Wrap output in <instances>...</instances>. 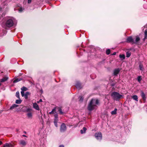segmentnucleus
Listing matches in <instances>:
<instances>
[{
	"mask_svg": "<svg viewBox=\"0 0 147 147\" xmlns=\"http://www.w3.org/2000/svg\"><path fill=\"white\" fill-rule=\"evenodd\" d=\"M14 19L12 17H9L6 18L1 24L2 27L7 29L12 27L14 25Z\"/></svg>",
	"mask_w": 147,
	"mask_h": 147,
	"instance_id": "nucleus-1",
	"label": "nucleus"
},
{
	"mask_svg": "<svg viewBox=\"0 0 147 147\" xmlns=\"http://www.w3.org/2000/svg\"><path fill=\"white\" fill-rule=\"evenodd\" d=\"M99 102L97 99H92L88 105V110L91 111L93 110L99 104Z\"/></svg>",
	"mask_w": 147,
	"mask_h": 147,
	"instance_id": "nucleus-2",
	"label": "nucleus"
},
{
	"mask_svg": "<svg viewBox=\"0 0 147 147\" xmlns=\"http://www.w3.org/2000/svg\"><path fill=\"white\" fill-rule=\"evenodd\" d=\"M111 96L114 100L117 101L121 98L122 95L117 92H114L111 94Z\"/></svg>",
	"mask_w": 147,
	"mask_h": 147,
	"instance_id": "nucleus-3",
	"label": "nucleus"
},
{
	"mask_svg": "<svg viewBox=\"0 0 147 147\" xmlns=\"http://www.w3.org/2000/svg\"><path fill=\"white\" fill-rule=\"evenodd\" d=\"M96 138L98 140L100 141L102 139V135L100 132H96L95 134Z\"/></svg>",
	"mask_w": 147,
	"mask_h": 147,
	"instance_id": "nucleus-4",
	"label": "nucleus"
},
{
	"mask_svg": "<svg viewBox=\"0 0 147 147\" xmlns=\"http://www.w3.org/2000/svg\"><path fill=\"white\" fill-rule=\"evenodd\" d=\"M66 129L67 128L65 125L64 123H62L60 127V131L61 132H64Z\"/></svg>",
	"mask_w": 147,
	"mask_h": 147,
	"instance_id": "nucleus-5",
	"label": "nucleus"
},
{
	"mask_svg": "<svg viewBox=\"0 0 147 147\" xmlns=\"http://www.w3.org/2000/svg\"><path fill=\"white\" fill-rule=\"evenodd\" d=\"M134 39L131 36H129L126 39V42L128 43H131L133 44Z\"/></svg>",
	"mask_w": 147,
	"mask_h": 147,
	"instance_id": "nucleus-6",
	"label": "nucleus"
},
{
	"mask_svg": "<svg viewBox=\"0 0 147 147\" xmlns=\"http://www.w3.org/2000/svg\"><path fill=\"white\" fill-rule=\"evenodd\" d=\"M121 70V69L119 68H117L115 69L113 71L114 75L116 76L117 75Z\"/></svg>",
	"mask_w": 147,
	"mask_h": 147,
	"instance_id": "nucleus-7",
	"label": "nucleus"
},
{
	"mask_svg": "<svg viewBox=\"0 0 147 147\" xmlns=\"http://www.w3.org/2000/svg\"><path fill=\"white\" fill-rule=\"evenodd\" d=\"M144 28H147V24L144 26ZM144 34V37L143 39V41H144L146 39H147V29H146L145 30Z\"/></svg>",
	"mask_w": 147,
	"mask_h": 147,
	"instance_id": "nucleus-8",
	"label": "nucleus"
},
{
	"mask_svg": "<svg viewBox=\"0 0 147 147\" xmlns=\"http://www.w3.org/2000/svg\"><path fill=\"white\" fill-rule=\"evenodd\" d=\"M75 86L76 88L79 89H80L82 88L81 84L79 82H76Z\"/></svg>",
	"mask_w": 147,
	"mask_h": 147,
	"instance_id": "nucleus-9",
	"label": "nucleus"
},
{
	"mask_svg": "<svg viewBox=\"0 0 147 147\" xmlns=\"http://www.w3.org/2000/svg\"><path fill=\"white\" fill-rule=\"evenodd\" d=\"M140 39L138 36H136L135 40L134 39L133 44H137L138 42L140 40Z\"/></svg>",
	"mask_w": 147,
	"mask_h": 147,
	"instance_id": "nucleus-10",
	"label": "nucleus"
},
{
	"mask_svg": "<svg viewBox=\"0 0 147 147\" xmlns=\"http://www.w3.org/2000/svg\"><path fill=\"white\" fill-rule=\"evenodd\" d=\"M33 106L34 108L37 110H39V109L38 105L36 103H34L33 104Z\"/></svg>",
	"mask_w": 147,
	"mask_h": 147,
	"instance_id": "nucleus-11",
	"label": "nucleus"
},
{
	"mask_svg": "<svg viewBox=\"0 0 147 147\" xmlns=\"http://www.w3.org/2000/svg\"><path fill=\"white\" fill-rule=\"evenodd\" d=\"M141 96L142 99L144 100H146V95L143 91L141 92Z\"/></svg>",
	"mask_w": 147,
	"mask_h": 147,
	"instance_id": "nucleus-12",
	"label": "nucleus"
},
{
	"mask_svg": "<svg viewBox=\"0 0 147 147\" xmlns=\"http://www.w3.org/2000/svg\"><path fill=\"white\" fill-rule=\"evenodd\" d=\"M54 123H57L58 121V115L57 114H55L54 115Z\"/></svg>",
	"mask_w": 147,
	"mask_h": 147,
	"instance_id": "nucleus-13",
	"label": "nucleus"
},
{
	"mask_svg": "<svg viewBox=\"0 0 147 147\" xmlns=\"http://www.w3.org/2000/svg\"><path fill=\"white\" fill-rule=\"evenodd\" d=\"M8 79V78L7 77L3 78L1 79H0V82H3L5 81H6Z\"/></svg>",
	"mask_w": 147,
	"mask_h": 147,
	"instance_id": "nucleus-14",
	"label": "nucleus"
},
{
	"mask_svg": "<svg viewBox=\"0 0 147 147\" xmlns=\"http://www.w3.org/2000/svg\"><path fill=\"white\" fill-rule=\"evenodd\" d=\"M2 8L0 7V22L3 19L4 16V15H3V14L1 15H1L2 13V12H1Z\"/></svg>",
	"mask_w": 147,
	"mask_h": 147,
	"instance_id": "nucleus-15",
	"label": "nucleus"
},
{
	"mask_svg": "<svg viewBox=\"0 0 147 147\" xmlns=\"http://www.w3.org/2000/svg\"><path fill=\"white\" fill-rule=\"evenodd\" d=\"M19 144L24 146H25L26 144V142L23 140H21L20 141Z\"/></svg>",
	"mask_w": 147,
	"mask_h": 147,
	"instance_id": "nucleus-16",
	"label": "nucleus"
},
{
	"mask_svg": "<svg viewBox=\"0 0 147 147\" xmlns=\"http://www.w3.org/2000/svg\"><path fill=\"white\" fill-rule=\"evenodd\" d=\"M27 116L28 119H32V113L31 112H29L27 114Z\"/></svg>",
	"mask_w": 147,
	"mask_h": 147,
	"instance_id": "nucleus-17",
	"label": "nucleus"
},
{
	"mask_svg": "<svg viewBox=\"0 0 147 147\" xmlns=\"http://www.w3.org/2000/svg\"><path fill=\"white\" fill-rule=\"evenodd\" d=\"M86 128L85 127H84L83 128V129H81L80 130V133L82 134H84L86 133Z\"/></svg>",
	"mask_w": 147,
	"mask_h": 147,
	"instance_id": "nucleus-18",
	"label": "nucleus"
},
{
	"mask_svg": "<svg viewBox=\"0 0 147 147\" xmlns=\"http://www.w3.org/2000/svg\"><path fill=\"white\" fill-rule=\"evenodd\" d=\"M18 106V105L16 104H14L12 105L10 107L9 109L13 110L15 108H16Z\"/></svg>",
	"mask_w": 147,
	"mask_h": 147,
	"instance_id": "nucleus-19",
	"label": "nucleus"
},
{
	"mask_svg": "<svg viewBox=\"0 0 147 147\" xmlns=\"http://www.w3.org/2000/svg\"><path fill=\"white\" fill-rule=\"evenodd\" d=\"M13 146L10 144L6 143L3 145V147H12Z\"/></svg>",
	"mask_w": 147,
	"mask_h": 147,
	"instance_id": "nucleus-20",
	"label": "nucleus"
},
{
	"mask_svg": "<svg viewBox=\"0 0 147 147\" xmlns=\"http://www.w3.org/2000/svg\"><path fill=\"white\" fill-rule=\"evenodd\" d=\"M30 94V93L29 92H26L24 96L25 99H27L28 98V96Z\"/></svg>",
	"mask_w": 147,
	"mask_h": 147,
	"instance_id": "nucleus-21",
	"label": "nucleus"
},
{
	"mask_svg": "<svg viewBox=\"0 0 147 147\" xmlns=\"http://www.w3.org/2000/svg\"><path fill=\"white\" fill-rule=\"evenodd\" d=\"M132 98L134 100L138 101V96L136 95H134L132 96Z\"/></svg>",
	"mask_w": 147,
	"mask_h": 147,
	"instance_id": "nucleus-22",
	"label": "nucleus"
},
{
	"mask_svg": "<svg viewBox=\"0 0 147 147\" xmlns=\"http://www.w3.org/2000/svg\"><path fill=\"white\" fill-rule=\"evenodd\" d=\"M22 80V78H20V79L17 78V79H16L15 80L13 81V82L14 83H16V82H18L20 81L21 80Z\"/></svg>",
	"mask_w": 147,
	"mask_h": 147,
	"instance_id": "nucleus-23",
	"label": "nucleus"
},
{
	"mask_svg": "<svg viewBox=\"0 0 147 147\" xmlns=\"http://www.w3.org/2000/svg\"><path fill=\"white\" fill-rule=\"evenodd\" d=\"M119 57L120 58H121L122 60L124 59L125 58V55L123 54L120 55H119Z\"/></svg>",
	"mask_w": 147,
	"mask_h": 147,
	"instance_id": "nucleus-24",
	"label": "nucleus"
},
{
	"mask_svg": "<svg viewBox=\"0 0 147 147\" xmlns=\"http://www.w3.org/2000/svg\"><path fill=\"white\" fill-rule=\"evenodd\" d=\"M22 100L20 99H19L16 100V103L17 104H19L21 103Z\"/></svg>",
	"mask_w": 147,
	"mask_h": 147,
	"instance_id": "nucleus-25",
	"label": "nucleus"
},
{
	"mask_svg": "<svg viewBox=\"0 0 147 147\" xmlns=\"http://www.w3.org/2000/svg\"><path fill=\"white\" fill-rule=\"evenodd\" d=\"M139 67L140 70L143 71L144 70L143 66L142 64H140L139 65Z\"/></svg>",
	"mask_w": 147,
	"mask_h": 147,
	"instance_id": "nucleus-26",
	"label": "nucleus"
},
{
	"mask_svg": "<svg viewBox=\"0 0 147 147\" xmlns=\"http://www.w3.org/2000/svg\"><path fill=\"white\" fill-rule=\"evenodd\" d=\"M117 109H115L114 111L111 112V114L112 115H115L117 113Z\"/></svg>",
	"mask_w": 147,
	"mask_h": 147,
	"instance_id": "nucleus-27",
	"label": "nucleus"
},
{
	"mask_svg": "<svg viewBox=\"0 0 147 147\" xmlns=\"http://www.w3.org/2000/svg\"><path fill=\"white\" fill-rule=\"evenodd\" d=\"M8 1H4L2 3V5H7V4L8 1H10L11 0H8Z\"/></svg>",
	"mask_w": 147,
	"mask_h": 147,
	"instance_id": "nucleus-28",
	"label": "nucleus"
},
{
	"mask_svg": "<svg viewBox=\"0 0 147 147\" xmlns=\"http://www.w3.org/2000/svg\"><path fill=\"white\" fill-rule=\"evenodd\" d=\"M16 97L18 99H20V94L19 92L18 91H17L16 93Z\"/></svg>",
	"mask_w": 147,
	"mask_h": 147,
	"instance_id": "nucleus-29",
	"label": "nucleus"
},
{
	"mask_svg": "<svg viewBox=\"0 0 147 147\" xmlns=\"http://www.w3.org/2000/svg\"><path fill=\"white\" fill-rule=\"evenodd\" d=\"M21 90L22 91H26L27 90V88L24 86L22 88H21Z\"/></svg>",
	"mask_w": 147,
	"mask_h": 147,
	"instance_id": "nucleus-30",
	"label": "nucleus"
},
{
	"mask_svg": "<svg viewBox=\"0 0 147 147\" xmlns=\"http://www.w3.org/2000/svg\"><path fill=\"white\" fill-rule=\"evenodd\" d=\"M55 112V109H53L52 111L50 112H49V114H54Z\"/></svg>",
	"mask_w": 147,
	"mask_h": 147,
	"instance_id": "nucleus-31",
	"label": "nucleus"
},
{
	"mask_svg": "<svg viewBox=\"0 0 147 147\" xmlns=\"http://www.w3.org/2000/svg\"><path fill=\"white\" fill-rule=\"evenodd\" d=\"M131 55V53L129 52H127L126 53V57H129Z\"/></svg>",
	"mask_w": 147,
	"mask_h": 147,
	"instance_id": "nucleus-32",
	"label": "nucleus"
},
{
	"mask_svg": "<svg viewBox=\"0 0 147 147\" xmlns=\"http://www.w3.org/2000/svg\"><path fill=\"white\" fill-rule=\"evenodd\" d=\"M24 9V8H22V7H20L18 9V11L20 12H21L23 11Z\"/></svg>",
	"mask_w": 147,
	"mask_h": 147,
	"instance_id": "nucleus-33",
	"label": "nucleus"
},
{
	"mask_svg": "<svg viewBox=\"0 0 147 147\" xmlns=\"http://www.w3.org/2000/svg\"><path fill=\"white\" fill-rule=\"evenodd\" d=\"M137 80L139 82H140L141 80H142L141 76H138V77H137Z\"/></svg>",
	"mask_w": 147,
	"mask_h": 147,
	"instance_id": "nucleus-34",
	"label": "nucleus"
},
{
	"mask_svg": "<svg viewBox=\"0 0 147 147\" xmlns=\"http://www.w3.org/2000/svg\"><path fill=\"white\" fill-rule=\"evenodd\" d=\"M110 50L109 49H107L106 51V54L107 55H109L110 54Z\"/></svg>",
	"mask_w": 147,
	"mask_h": 147,
	"instance_id": "nucleus-35",
	"label": "nucleus"
},
{
	"mask_svg": "<svg viewBox=\"0 0 147 147\" xmlns=\"http://www.w3.org/2000/svg\"><path fill=\"white\" fill-rule=\"evenodd\" d=\"M79 101L80 102H82L84 98L82 96H80L79 97Z\"/></svg>",
	"mask_w": 147,
	"mask_h": 147,
	"instance_id": "nucleus-36",
	"label": "nucleus"
},
{
	"mask_svg": "<svg viewBox=\"0 0 147 147\" xmlns=\"http://www.w3.org/2000/svg\"><path fill=\"white\" fill-rule=\"evenodd\" d=\"M21 93L22 96L23 97L25 95L24 91H21Z\"/></svg>",
	"mask_w": 147,
	"mask_h": 147,
	"instance_id": "nucleus-37",
	"label": "nucleus"
},
{
	"mask_svg": "<svg viewBox=\"0 0 147 147\" xmlns=\"http://www.w3.org/2000/svg\"><path fill=\"white\" fill-rule=\"evenodd\" d=\"M32 110V109L30 108H28L27 109L26 111V112H29L30 111Z\"/></svg>",
	"mask_w": 147,
	"mask_h": 147,
	"instance_id": "nucleus-38",
	"label": "nucleus"
},
{
	"mask_svg": "<svg viewBox=\"0 0 147 147\" xmlns=\"http://www.w3.org/2000/svg\"><path fill=\"white\" fill-rule=\"evenodd\" d=\"M143 7H144V8H145V9H147V4H144L143 5Z\"/></svg>",
	"mask_w": 147,
	"mask_h": 147,
	"instance_id": "nucleus-39",
	"label": "nucleus"
},
{
	"mask_svg": "<svg viewBox=\"0 0 147 147\" xmlns=\"http://www.w3.org/2000/svg\"><path fill=\"white\" fill-rule=\"evenodd\" d=\"M59 111L60 113L61 114H62L63 113V112L62 110L61 109H60L59 110Z\"/></svg>",
	"mask_w": 147,
	"mask_h": 147,
	"instance_id": "nucleus-40",
	"label": "nucleus"
},
{
	"mask_svg": "<svg viewBox=\"0 0 147 147\" xmlns=\"http://www.w3.org/2000/svg\"><path fill=\"white\" fill-rule=\"evenodd\" d=\"M54 125L56 127H58V125H57V123H54Z\"/></svg>",
	"mask_w": 147,
	"mask_h": 147,
	"instance_id": "nucleus-41",
	"label": "nucleus"
},
{
	"mask_svg": "<svg viewBox=\"0 0 147 147\" xmlns=\"http://www.w3.org/2000/svg\"><path fill=\"white\" fill-rule=\"evenodd\" d=\"M32 0H28V3H31Z\"/></svg>",
	"mask_w": 147,
	"mask_h": 147,
	"instance_id": "nucleus-42",
	"label": "nucleus"
},
{
	"mask_svg": "<svg viewBox=\"0 0 147 147\" xmlns=\"http://www.w3.org/2000/svg\"><path fill=\"white\" fill-rule=\"evenodd\" d=\"M116 54V52H114L112 54L113 55H115Z\"/></svg>",
	"mask_w": 147,
	"mask_h": 147,
	"instance_id": "nucleus-43",
	"label": "nucleus"
},
{
	"mask_svg": "<svg viewBox=\"0 0 147 147\" xmlns=\"http://www.w3.org/2000/svg\"><path fill=\"white\" fill-rule=\"evenodd\" d=\"M59 147H64V146L63 145H61L59 146Z\"/></svg>",
	"mask_w": 147,
	"mask_h": 147,
	"instance_id": "nucleus-44",
	"label": "nucleus"
},
{
	"mask_svg": "<svg viewBox=\"0 0 147 147\" xmlns=\"http://www.w3.org/2000/svg\"><path fill=\"white\" fill-rule=\"evenodd\" d=\"M42 99H40L39 100V102H42Z\"/></svg>",
	"mask_w": 147,
	"mask_h": 147,
	"instance_id": "nucleus-45",
	"label": "nucleus"
},
{
	"mask_svg": "<svg viewBox=\"0 0 147 147\" xmlns=\"http://www.w3.org/2000/svg\"><path fill=\"white\" fill-rule=\"evenodd\" d=\"M22 136H23V137H26V136L25 135H22Z\"/></svg>",
	"mask_w": 147,
	"mask_h": 147,
	"instance_id": "nucleus-46",
	"label": "nucleus"
},
{
	"mask_svg": "<svg viewBox=\"0 0 147 147\" xmlns=\"http://www.w3.org/2000/svg\"><path fill=\"white\" fill-rule=\"evenodd\" d=\"M2 143L1 141H0V145L1 144H2Z\"/></svg>",
	"mask_w": 147,
	"mask_h": 147,
	"instance_id": "nucleus-47",
	"label": "nucleus"
},
{
	"mask_svg": "<svg viewBox=\"0 0 147 147\" xmlns=\"http://www.w3.org/2000/svg\"><path fill=\"white\" fill-rule=\"evenodd\" d=\"M5 34H6V33H7V31H6V30H5Z\"/></svg>",
	"mask_w": 147,
	"mask_h": 147,
	"instance_id": "nucleus-48",
	"label": "nucleus"
},
{
	"mask_svg": "<svg viewBox=\"0 0 147 147\" xmlns=\"http://www.w3.org/2000/svg\"><path fill=\"white\" fill-rule=\"evenodd\" d=\"M1 85V84L0 83V86Z\"/></svg>",
	"mask_w": 147,
	"mask_h": 147,
	"instance_id": "nucleus-49",
	"label": "nucleus"
},
{
	"mask_svg": "<svg viewBox=\"0 0 147 147\" xmlns=\"http://www.w3.org/2000/svg\"><path fill=\"white\" fill-rule=\"evenodd\" d=\"M24 133H25V134H26V131H24Z\"/></svg>",
	"mask_w": 147,
	"mask_h": 147,
	"instance_id": "nucleus-50",
	"label": "nucleus"
},
{
	"mask_svg": "<svg viewBox=\"0 0 147 147\" xmlns=\"http://www.w3.org/2000/svg\"><path fill=\"white\" fill-rule=\"evenodd\" d=\"M24 107L25 108H26V107Z\"/></svg>",
	"mask_w": 147,
	"mask_h": 147,
	"instance_id": "nucleus-51",
	"label": "nucleus"
}]
</instances>
